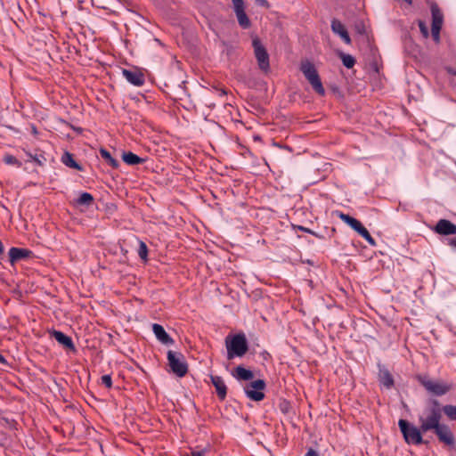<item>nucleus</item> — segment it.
Wrapping results in <instances>:
<instances>
[{"label": "nucleus", "mask_w": 456, "mask_h": 456, "mask_svg": "<svg viewBox=\"0 0 456 456\" xmlns=\"http://www.w3.org/2000/svg\"><path fill=\"white\" fill-rule=\"evenodd\" d=\"M102 384L106 387L110 388L112 387V379L110 375H103L102 377Z\"/></svg>", "instance_id": "nucleus-33"}, {"label": "nucleus", "mask_w": 456, "mask_h": 456, "mask_svg": "<svg viewBox=\"0 0 456 456\" xmlns=\"http://www.w3.org/2000/svg\"><path fill=\"white\" fill-rule=\"evenodd\" d=\"M232 3H234V2H239L240 0H232Z\"/></svg>", "instance_id": "nucleus-46"}, {"label": "nucleus", "mask_w": 456, "mask_h": 456, "mask_svg": "<svg viewBox=\"0 0 456 456\" xmlns=\"http://www.w3.org/2000/svg\"><path fill=\"white\" fill-rule=\"evenodd\" d=\"M122 74L126 79L134 86H141L145 82L144 74L138 69H122Z\"/></svg>", "instance_id": "nucleus-10"}, {"label": "nucleus", "mask_w": 456, "mask_h": 456, "mask_svg": "<svg viewBox=\"0 0 456 456\" xmlns=\"http://www.w3.org/2000/svg\"><path fill=\"white\" fill-rule=\"evenodd\" d=\"M440 31L441 28H431V36L436 44L440 43Z\"/></svg>", "instance_id": "nucleus-31"}, {"label": "nucleus", "mask_w": 456, "mask_h": 456, "mask_svg": "<svg viewBox=\"0 0 456 456\" xmlns=\"http://www.w3.org/2000/svg\"><path fill=\"white\" fill-rule=\"evenodd\" d=\"M447 240H448V245L456 248V238H450Z\"/></svg>", "instance_id": "nucleus-38"}, {"label": "nucleus", "mask_w": 456, "mask_h": 456, "mask_svg": "<svg viewBox=\"0 0 456 456\" xmlns=\"http://www.w3.org/2000/svg\"><path fill=\"white\" fill-rule=\"evenodd\" d=\"M239 25L244 28H249L251 27V21L247 15L245 9L235 12Z\"/></svg>", "instance_id": "nucleus-22"}, {"label": "nucleus", "mask_w": 456, "mask_h": 456, "mask_svg": "<svg viewBox=\"0 0 456 456\" xmlns=\"http://www.w3.org/2000/svg\"><path fill=\"white\" fill-rule=\"evenodd\" d=\"M442 406L437 399H429L428 405L419 415L418 420L424 433L433 431L440 443L453 446L455 444V437L450 427L441 423Z\"/></svg>", "instance_id": "nucleus-1"}, {"label": "nucleus", "mask_w": 456, "mask_h": 456, "mask_svg": "<svg viewBox=\"0 0 456 456\" xmlns=\"http://www.w3.org/2000/svg\"><path fill=\"white\" fill-rule=\"evenodd\" d=\"M0 363H1V364H7V361H6V359H5V358H4V355H2L1 354H0Z\"/></svg>", "instance_id": "nucleus-40"}, {"label": "nucleus", "mask_w": 456, "mask_h": 456, "mask_svg": "<svg viewBox=\"0 0 456 456\" xmlns=\"http://www.w3.org/2000/svg\"><path fill=\"white\" fill-rule=\"evenodd\" d=\"M227 359L232 360L235 357H242L248 351V343L244 333H238L225 338Z\"/></svg>", "instance_id": "nucleus-2"}, {"label": "nucleus", "mask_w": 456, "mask_h": 456, "mask_svg": "<svg viewBox=\"0 0 456 456\" xmlns=\"http://www.w3.org/2000/svg\"><path fill=\"white\" fill-rule=\"evenodd\" d=\"M9 261L12 265L22 260H28L34 256V253L24 248L12 247L8 252Z\"/></svg>", "instance_id": "nucleus-9"}, {"label": "nucleus", "mask_w": 456, "mask_h": 456, "mask_svg": "<svg viewBox=\"0 0 456 456\" xmlns=\"http://www.w3.org/2000/svg\"><path fill=\"white\" fill-rule=\"evenodd\" d=\"M265 387L266 383L264 379H256L246 384L244 392L250 400L259 402L265 398V393L263 391Z\"/></svg>", "instance_id": "nucleus-7"}, {"label": "nucleus", "mask_w": 456, "mask_h": 456, "mask_svg": "<svg viewBox=\"0 0 456 456\" xmlns=\"http://www.w3.org/2000/svg\"><path fill=\"white\" fill-rule=\"evenodd\" d=\"M290 403L289 402L286 401V400H282L280 404H279V408L280 410L283 412V413H288L289 409H290Z\"/></svg>", "instance_id": "nucleus-32"}, {"label": "nucleus", "mask_w": 456, "mask_h": 456, "mask_svg": "<svg viewBox=\"0 0 456 456\" xmlns=\"http://www.w3.org/2000/svg\"><path fill=\"white\" fill-rule=\"evenodd\" d=\"M257 4H259L260 6H263L266 9H268L270 7V4L267 0H255Z\"/></svg>", "instance_id": "nucleus-36"}, {"label": "nucleus", "mask_w": 456, "mask_h": 456, "mask_svg": "<svg viewBox=\"0 0 456 456\" xmlns=\"http://www.w3.org/2000/svg\"><path fill=\"white\" fill-rule=\"evenodd\" d=\"M418 26L423 37L428 38L429 37L428 28L426 22L422 20H418Z\"/></svg>", "instance_id": "nucleus-30"}, {"label": "nucleus", "mask_w": 456, "mask_h": 456, "mask_svg": "<svg viewBox=\"0 0 456 456\" xmlns=\"http://www.w3.org/2000/svg\"><path fill=\"white\" fill-rule=\"evenodd\" d=\"M294 229L295 230H300V231H303L305 232H307V233H314V231L308 229V228H305L304 226H301V225H293Z\"/></svg>", "instance_id": "nucleus-35"}, {"label": "nucleus", "mask_w": 456, "mask_h": 456, "mask_svg": "<svg viewBox=\"0 0 456 456\" xmlns=\"http://www.w3.org/2000/svg\"><path fill=\"white\" fill-rule=\"evenodd\" d=\"M355 232L364 238L371 246H376L375 240L371 237L368 230L361 224Z\"/></svg>", "instance_id": "nucleus-26"}, {"label": "nucleus", "mask_w": 456, "mask_h": 456, "mask_svg": "<svg viewBox=\"0 0 456 456\" xmlns=\"http://www.w3.org/2000/svg\"><path fill=\"white\" fill-rule=\"evenodd\" d=\"M232 375L237 380H242V381H250L254 378L253 371L244 368L241 365H239L236 368H234L233 370L232 371Z\"/></svg>", "instance_id": "nucleus-18"}, {"label": "nucleus", "mask_w": 456, "mask_h": 456, "mask_svg": "<svg viewBox=\"0 0 456 456\" xmlns=\"http://www.w3.org/2000/svg\"><path fill=\"white\" fill-rule=\"evenodd\" d=\"M433 231L440 235L456 234V224L447 219H440L435 225Z\"/></svg>", "instance_id": "nucleus-11"}, {"label": "nucleus", "mask_w": 456, "mask_h": 456, "mask_svg": "<svg viewBox=\"0 0 456 456\" xmlns=\"http://www.w3.org/2000/svg\"><path fill=\"white\" fill-rule=\"evenodd\" d=\"M252 45L254 47L255 56L257 61V64L259 69L264 71L267 72L270 69V62H269V54L265 48V46L262 45L259 38L256 37L252 41Z\"/></svg>", "instance_id": "nucleus-8"}, {"label": "nucleus", "mask_w": 456, "mask_h": 456, "mask_svg": "<svg viewBox=\"0 0 456 456\" xmlns=\"http://www.w3.org/2000/svg\"><path fill=\"white\" fill-rule=\"evenodd\" d=\"M3 160L7 165H16L18 167L21 166V162L18 160L16 157L10 154L4 155Z\"/></svg>", "instance_id": "nucleus-29"}, {"label": "nucleus", "mask_w": 456, "mask_h": 456, "mask_svg": "<svg viewBox=\"0 0 456 456\" xmlns=\"http://www.w3.org/2000/svg\"><path fill=\"white\" fill-rule=\"evenodd\" d=\"M152 331L158 340L163 345L170 346L174 344V339L166 332L162 325L154 323L152 325Z\"/></svg>", "instance_id": "nucleus-16"}, {"label": "nucleus", "mask_w": 456, "mask_h": 456, "mask_svg": "<svg viewBox=\"0 0 456 456\" xmlns=\"http://www.w3.org/2000/svg\"><path fill=\"white\" fill-rule=\"evenodd\" d=\"M61 161L62 163L70 167V168H74V169H77V170H83V167L81 165H79L73 158V155L68 151H65L64 154L62 155L61 157Z\"/></svg>", "instance_id": "nucleus-20"}, {"label": "nucleus", "mask_w": 456, "mask_h": 456, "mask_svg": "<svg viewBox=\"0 0 456 456\" xmlns=\"http://www.w3.org/2000/svg\"><path fill=\"white\" fill-rule=\"evenodd\" d=\"M211 383L216 388V395L221 401H224L227 395V387L222 377L210 375Z\"/></svg>", "instance_id": "nucleus-15"}, {"label": "nucleus", "mask_w": 456, "mask_h": 456, "mask_svg": "<svg viewBox=\"0 0 456 456\" xmlns=\"http://www.w3.org/2000/svg\"><path fill=\"white\" fill-rule=\"evenodd\" d=\"M218 92H219V94H220V95H225V94H227L226 90H225V89H224V88H222V89L218 90Z\"/></svg>", "instance_id": "nucleus-42"}, {"label": "nucleus", "mask_w": 456, "mask_h": 456, "mask_svg": "<svg viewBox=\"0 0 456 456\" xmlns=\"http://www.w3.org/2000/svg\"><path fill=\"white\" fill-rule=\"evenodd\" d=\"M330 28L333 33L338 35L346 44L351 43L350 36L345 25L338 19L331 20Z\"/></svg>", "instance_id": "nucleus-14"}, {"label": "nucleus", "mask_w": 456, "mask_h": 456, "mask_svg": "<svg viewBox=\"0 0 456 456\" xmlns=\"http://www.w3.org/2000/svg\"><path fill=\"white\" fill-rule=\"evenodd\" d=\"M312 235L317 237V238H322V236L319 235L318 233H316L315 232H314V233H311Z\"/></svg>", "instance_id": "nucleus-44"}, {"label": "nucleus", "mask_w": 456, "mask_h": 456, "mask_svg": "<svg viewBox=\"0 0 456 456\" xmlns=\"http://www.w3.org/2000/svg\"><path fill=\"white\" fill-rule=\"evenodd\" d=\"M168 365L173 373L177 377L183 378L188 372V364L184 361V357L181 353H175L169 350L167 354Z\"/></svg>", "instance_id": "nucleus-6"}, {"label": "nucleus", "mask_w": 456, "mask_h": 456, "mask_svg": "<svg viewBox=\"0 0 456 456\" xmlns=\"http://www.w3.org/2000/svg\"><path fill=\"white\" fill-rule=\"evenodd\" d=\"M443 412L451 420H456V406L452 404H446L442 406Z\"/></svg>", "instance_id": "nucleus-27"}, {"label": "nucleus", "mask_w": 456, "mask_h": 456, "mask_svg": "<svg viewBox=\"0 0 456 456\" xmlns=\"http://www.w3.org/2000/svg\"><path fill=\"white\" fill-rule=\"evenodd\" d=\"M398 427L406 444L419 445L427 444L428 443L422 437V434L425 433L420 426L418 428L411 422L401 419L398 421Z\"/></svg>", "instance_id": "nucleus-4"}, {"label": "nucleus", "mask_w": 456, "mask_h": 456, "mask_svg": "<svg viewBox=\"0 0 456 456\" xmlns=\"http://www.w3.org/2000/svg\"><path fill=\"white\" fill-rule=\"evenodd\" d=\"M446 69L450 74L456 75V71H454L452 68L449 67Z\"/></svg>", "instance_id": "nucleus-41"}, {"label": "nucleus", "mask_w": 456, "mask_h": 456, "mask_svg": "<svg viewBox=\"0 0 456 456\" xmlns=\"http://www.w3.org/2000/svg\"><path fill=\"white\" fill-rule=\"evenodd\" d=\"M430 11L432 15L431 28H442L444 22V14L439 8L438 4L435 2L430 4Z\"/></svg>", "instance_id": "nucleus-17"}, {"label": "nucleus", "mask_w": 456, "mask_h": 456, "mask_svg": "<svg viewBox=\"0 0 456 456\" xmlns=\"http://www.w3.org/2000/svg\"><path fill=\"white\" fill-rule=\"evenodd\" d=\"M305 456H319V453H318L315 450H314V449L310 448V449L306 452V453H305Z\"/></svg>", "instance_id": "nucleus-37"}, {"label": "nucleus", "mask_w": 456, "mask_h": 456, "mask_svg": "<svg viewBox=\"0 0 456 456\" xmlns=\"http://www.w3.org/2000/svg\"><path fill=\"white\" fill-rule=\"evenodd\" d=\"M101 157L113 168L119 167V162L114 159L110 152L104 148L100 149Z\"/></svg>", "instance_id": "nucleus-23"}, {"label": "nucleus", "mask_w": 456, "mask_h": 456, "mask_svg": "<svg viewBox=\"0 0 456 456\" xmlns=\"http://www.w3.org/2000/svg\"><path fill=\"white\" fill-rule=\"evenodd\" d=\"M299 69L305 76V79L312 86V88L314 90V92L319 95L323 96L325 94V89L314 63L308 60H304L300 63Z\"/></svg>", "instance_id": "nucleus-5"}, {"label": "nucleus", "mask_w": 456, "mask_h": 456, "mask_svg": "<svg viewBox=\"0 0 456 456\" xmlns=\"http://www.w3.org/2000/svg\"><path fill=\"white\" fill-rule=\"evenodd\" d=\"M189 456H203V452L192 451Z\"/></svg>", "instance_id": "nucleus-39"}, {"label": "nucleus", "mask_w": 456, "mask_h": 456, "mask_svg": "<svg viewBox=\"0 0 456 456\" xmlns=\"http://www.w3.org/2000/svg\"><path fill=\"white\" fill-rule=\"evenodd\" d=\"M49 333L51 338H54L65 349L70 350L72 352L76 351L75 345L72 341V338L69 336H67L63 332L56 330H53L49 331Z\"/></svg>", "instance_id": "nucleus-12"}, {"label": "nucleus", "mask_w": 456, "mask_h": 456, "mask_svg": "<svg viewBox=\"0 0 456 456\" xmlns=\"http://www.w3.org/2000/svg\"><path fill=\"white\" fill-rule=\"evenodd\" d=\"M338 56L341 60L343 65L347 69H352L355 64V59L354 56L345 53L341 51L338 52Z\"/></svg>", "instance_id": "nucleus-25"}, {"label": "nucleus", "mask_w": 456, "mask_h": 456, "mask_svg": "<svg viewBox=\"0 0 456 456\" xmlns=\"http://www.w3.org/2000/svg\"><path fill=\"white\" fill-rule=\"evenodd\" d=\"M233 6H234V12L243 10V9H245L244 1L240 0L239 2H234Z\"/></svg>", "instance_id": "nucleus-34"}, {"label": "nucleus", "mask_w": 456, "mask_h": 456, "mask_svg": "<svg viewBox=\"0 0 456 456\" xmlns=\"http://www.w3.org/2000/svg\"><path fill=\"white\" fill-rule=\"evenodd\" d=\"M403 1L406 2L410 5L412 4V0H403Z\"/></svg>", "instance_id": "nucleus-45"}, {"label": "nucleus", "mask_w": 456, "mask_h": 456, "mask_svg": "<svg viewBox=\"0 0 456 456\" xmlns=\"http://www.w3.org/2000/svg\"><path fill=\"white\" fill-rule=\"evenodd\" d=\"M138 255L144 262L148 260V248L143 241H140Z\"/></svg>", "instance_id": "nucleus-28"}, {"label": "nucleus", "mask_w": 456, "mask_h": 456, "mask_svg": "<svg viewBox=\"0 0 456 456\" xmlns=\"http://www.w3.org/2000/svg\"><path fill=\"white\" fill-rule=\"evenodd\" d=\"M336 214L337 216L342 220L344 221L346 224H348L353 230H356L359 225L362 224L359 220H357L356 218L347 215V214H345L341 211H336Z\"/></svg>", "instance_id": "nucleus-19"}, {"label": "nucleus", "mask_w": 456, "mask_h": 456, "mask_svg": "<svg viewBox=\"0 0 456 456\" xmlns=\"http://www.w3.org/2000/svg\"><path fill=\"white\" fill-rule=\"evenodd\" d=\"M378 379L380 385H382L387 389H391L395 386V380L391 372L388 370V369L380 363L378 364Z\"/></svg>", "instance_id": "nucleus-13"}, {"label": "nucleus", "mask_w": 456, "mask_h": 456, "mask_svg": "<svg viewBox=\"0 0 456 456\" xmlns=\"http://www.w3.org/2000/svg\"><path fill=\"white\" fill-rule=\"evenodd\" d=\"M94 197L88 192H82L79 197L76 200V205L89 207L94 203Z\"/></svg>", "instance_id": "nucleus-24"}, {"label": "nucleus", "mask_w": 456, "mask_h": 456, "mask_svg": "<svg viewBox=\"0 0 456 456\" xmlns=\"http://www.w3.org/2000/svg\"><path fill=\"white\" fill-rule=\"evenodd\" d=\"M122 159L125 163L131 166L142 164L145 161V159L140 158L138 155L131 151L124 152L122 155Z\"/></svg>", "instance_id": "nucleus-21"}, {"label": "nucleus", "mask_w": 456, "mask_h": 456, "mask_svg": "<svg viewBox=\"0 0 456 456\" xmlns=\"http://www.w3.org/2000/svg\"><path fill=\"white\" fill-rule=\"evenodd\" d=\"M72 129H74L75 131L78 132V133H81L82 132V128L80 127H75L73 126H71Z\"/></svg>", "instance_id": "nucleus-43"}, {"label": "nucleus", "mask_w": 456, "mask_h": 456, "mask_svg": "<svg viewBox=\"0 0 456 456\" xmlns=\"http://www.w3.org/2000/svg\"><path fill=\"white\" fill-rule=\"evenodd\" d=\"M416 379L426 391L434 396H443L452 389V384L441 379H432L427 374L418 375Z\"/></svg>", "instance_id": "nucleus-3"}]
</instances>
